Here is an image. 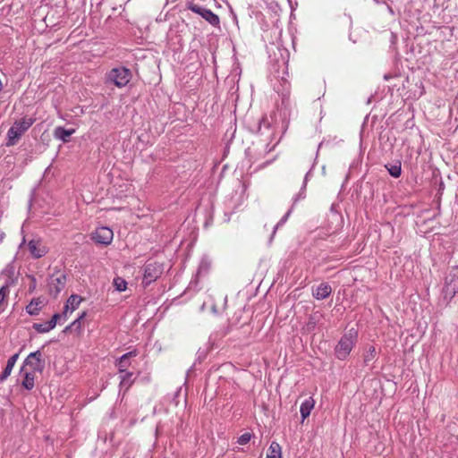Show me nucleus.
<instances>
[{
  "label": "nucleus",
  "mask_w": 458,
  "mask_h": 458,
  "mask_svg": "<svg viewBox=\"0 0 458 458\" xmlns=\"http://www.w3.org/2000/svg\"><path fill=\"white\" fill-rule=\"evenodd\" d=\"M163 265L157 262L147 263L144 267L142 284L147 287L163 274Z\"/></svg>",
  "instance_id": "nucleus-7"
},
{
  "label": "nucleus",
  "mask_w": 458,
  "mask_h": 458,
  "mask_svg": "<svg viewBox=\"0 0 458 458\" xmlns=\"http://www.w3.org/2000/svg\"><path fill=\"white\" fill-rule=\"evenodd\" d=\"M41 301L39 299H32L31 301L26 306V312L30 316L38 315L41 310Z\"/></svg>",
  "instance_id": "nucleus-24"
},
{
  "label": "nucleus",
  "mask_w": 458,
  "mask_h": 458,
  "mask_svg": "<svg viewBox=\"0 0 458 458\" xmlns=\"http://www.w3.org/2000/svg\"><path fill=\"white\" fill-rule=\"evenodd\" d=\"M3 275L7 276L6 282H12L13 284H14L16 277H15V272H14V267L11 264L7 265L6 267L3 270Z\"/></svg>",
  "instance_id": "nucleus-26"
},
{
  "label": "nucleus",
  "mask_w": 458,
  "mask_h": 458,
  "mask_svg": "<svg viewBox=\"0 0 458 458\" xmlns=\"http://www.w3.org/2000/svg\"><path fill=\"white\" fill-rule=\"evenodd\" d=\"M293 207H291V208L284 215V216L277 222V224L275 225L274 227V231H273V233H272V236L275 235L276 230L281 227L282 225H284L286 221L288 220L289 216H291L292 212H293Z\"/></svg>",
  "instance_id": "nucleus-27"
},
{
  "label": "nucleus",
  "mask_w": 458,
  "mask_h": 458,
  "mask_svg": "<svg viewBox=\"0 0 458 458\" xmlns=\"http://www.w3.org/2000/svg\"><path fill=\"white\" fill-rule=\"evenodd\" d=\"M263 128L267 129V130H268L270 128V122L266 115L263 116L259 122L258 132L260 134H263V131H262Z\"/></svg>",
  "instance_id": "nucleus-30"
},
{
  "label": "nucleus",
  "mask_w": 458,
  "mask_h": 458,
  "mask_svg": "<svg viewBox=\"0 0 458 458\" xmlns=\"http://www.w3.org/2000/svg\"><path fill=\"white\" fill-rule=\"evenodd\" d=\"M274 89L281 96L282 104L285 106L290 101V83L284 76L278 80V83H274Z\"/></svg>",
  "instance_id": "nucleus-10"
},
{
  "label": "nucleus",
  "mask_w": 458,
  "mask_h": 458,
  "mask_svg": "<svg viewBox=\"0 0 458 458\" xmlns=\"http://www.w3.org/2000/svg\"><path fill=\"white\" fill-rule=\"evenodd\" d=\"M75 133V129H65L64 127L58 126L54 131V137L63 142H68L70 137Z\"/></svg>",
  "instance_id": "nucleus-18"
},
{
  "label": "nucleus",
  "mask_w": 458,
  "mask_h": 458,
  "mask_svg": "<svg viewBox=\"0 0 458 458\" xmlns=\"http://www.w3.org/2000/svg\"><path fill=\"white\" fill-rule=\"evenodd\" d=\"M72 330H73V327H71V324H70V325H68L67 327H64V329L63 330V333L66 334V333H68V332H70Z\"/></svg>",
  "instance_id": "nucleus-39"
},
{
  "label": "nucleus",
  "mask_w": 458,
  "mask_h": 458,
  "mask_svg": "<svg viewBox=\"0 0 458 458\" xmlns=\"http://www.w3.org/2000/svg\"><path fill=\"white\" fill-rule=\"evenodd\" d=\"M114 238L112 229L107 226L98 227L92 234V239L96 243L107 246Z\"/></svg>",
  "instance_id": "nucleus-9"
},
{
  "label": "nucleus",
  "mask_w": 458,
  "mask_h": 458,
  "mask_svg": "<svg viewBox=\"0 0 458 458\" xmlns=\"http://www.w3.org/2000/svg\"><path fill=\"white\" fill-rule=\"evenodd\" d=\"M114 285L117 291L123 292L126 290L127 282L123 278L116 277L114 279Z\"/></svg>",
  "instance_id": "nucleus-28"
},
{
  "label": "nucleus",
  "mask_w": 458,
  "mask_h": 458,
  "mask_svg": "<svg viewBox=\"0 0 458 458\" xmlns=\"http://www.w3.org/2000/svg\"><path fill=\"white\" fill-rule=\"evenodd\" d=\"M230 13H231V17H232V20L235 23V25L238 27V18H237V15L236 13L231 9L230 11Z\"/></svg>",
  "instance_id": "nucleus-37"
},
{
  "label": "nucleus",
  "mask_w": 458,
  "mask_h": 458,
  "mask_svg": "<svg viewBox=\"0 0 458 458\" xmlns=\"http://www.w3.org/2000/svg\"><path fill=\"white\" fill-rule=\"evenodd\" d=\"M377 4L385 3L386 0H374Z\"/></svg>",
  "instance_id": "nucleus-44"
},
{
  "label": "nucleus",
  "mask_w": 458,
  "mask_h": 458,
  "mask_svg": "<svg viewBox=\"0 0 458 458\" xmlns=\"http://www.w3.org/2000/svg\"><path fill=\"white\" fill-rule=\"evenodd\" d=\"M87 315V312L86 311H83L81 312L79 317L77 318V319H79L80 321H81V319H83Z\"/></svg>",
  "instance_id": "nucleus-41"
},
{
  "label": "nucleus",
  "mask_w": 458,
  "mask_h": 458,
  "mask_svg": "<svg viewBox=\"0 0 458 458\" xmlns=\"http://www.w3.org/2000/svg\"><path fill=\"white\" fill-rule=\"evenodd\" d=\"M25 367H30V372L42 373L45 369V360L42 358V352L39 350L30 352L24 360L21 371H22Z\"/></svg>",
  "instance_id": "nucleus-8"
},
{
  "label": "nucleus",
  "mask_w": 458,
  "mask_h": 458,
  "mask_svg": "<svg viewBox=\"0 0 458 458\" xmlns=\"http://www.w3.org/2000/svg\"><path fill=\"white\" fill-rule=\"evenodd\" d=\"M314 405H315V401L312 397H309L301 403V407H300V412H301L302 421L310 415V412L313 410Z\"/></svg>",
  "instance_id": "nucleus-19"
},
{
  "label": "nucleus",
  "mask_w": 458,
  "mask_h": 458,
  "mask_svg": "<svg viewBox=\"0 0 458 458\" xmlns=\"http://www.w3.org/2000/svg\"><path fill=\"white\" fill-rule=\"evenodd\" d=\"M28 248L30 255L34 259H40L44 257L47 252L48 249L47 246L42 244L40 240L32 239L28 242Z\"/></svg>",
  "instance_id": "nucleus-11"
},
{
  "label": "nucleus",
  "mask_w": 458,
  "mask_h": 458,
  "mask_svg": "<svg viewBox=\"0 0 458 458\" xmlns=\"http://www.w3.org/2000/svg\"><path fill=\"white\" fill-rule=\"evenodd\" d=\"M252 437H253V434H251V433H249V432L243 433L237 438V443L242 445H246L250 441Z\"/></svg>",
  "instance_id": "nucleus-31"
},
{
  "label": "nucleus",
  "mask_w": 458,
  "mask_h": 458,
  "mask_svg": "<svg viewBox=\"0 0 458 458\" xmlns=\"http://www.w3.org/2000/svg\"><path fill=\"white\" fill-rule=\"evenodd\" d=\"M310 169H312V167ZM310 174H311V170H310L309 172L306 173V174L304 176L303 183H302V190L306 189L307 182H308V180H309Z\"/></svg>",
  "instance_id": "nucleus-35"
},
{
  "label": "nucleus",
  "mask_w": 458,
  "mask_h": 458,
  "mask_svg": "<svg viewBox=\"0 0 458 458\" xmlns=\"http://www.w3.org/2000/svg\"><path fill=\"white\" fill-rule=\"evenodd\" d=\"M21 386L26 390H32L35 386V376L33 372L26 371L21 381Z\"/></svg>",
  "instance_id": "nucleus-22"
},
{
  "label": "nucleus",
  "mask_w": 458,
  "mask_h": 458,
  "mask_svg": "<svg viewBox=\"0 0 458 458\" xmlns=\"http://www.w3.org/2000/svg\"><path fill=\"white\" fill-rule=\"evenodd\" d=\"M71 327H73L74 331L80 332L81 329V321L76 318L74 321L71 323Z\"/></svg>",
  "instance_id": "nucleus-34"
},
{
  "label": "nucleus",
  "mask_w": 458,
  "mask_h": 458,
  "mask_svg": "<svg viewBox=\"0 0 458 458\" xmlns=\"http://www.w3.org/2000/svg\"><path fill=\"white\" fill-rule=\"evenodd\" d=\"M32 327L39 334L48 333L55 328L50 321H47L45 323H34Z\"/></svg>",
  "instance_id": "nucleus-25"
},
{
  "label": "nucleus",
  "mask_w": 458,
  "mask_h": 458,
  "mask_svg": "<svg viewBox=\"0 0 458 458\" xmlns=\"http://www.w3.org/2000/svg\"><path fill=\"white\" fill-rule=\"evenodd\" d=\"M134 378H133V373L125 371L123 373H120V389L124 390L126 392L133 384Z\"/></svg>",
  "instance_id": "nucleus-20"
},
{
  "label": "nucleus",
  "mask_w": 458,
  "mask_h": 458,
  "mask_svg": "<svg viewBox=\"0 0 458 458\" xmlns=\"http://www.w3.org/2000/svg\"><path fill=\"white\" fill-rule=\"evenodd\" d=\"M322 317L323 316L319 311L310 314L305 323L304 330L309 333L314 332Z\"/></svg>",
  "instance_id": "nucleus-16"
},
{
  "label": "nucleus",
  "mask_w": 458,
  "mask_h": 458,
  "mask_svg": "<svg viewBox=\"0 0 458 458\" xmlns=\"http://www.w3.org/2000/svg\"><path fill=\"white\" fill-rule=\"evenodd\" d=\"M332 293V287L328 283H321L312 289V295L317 300H325Z\"/></svg>",
  "instance_id": "nucleus-15"
},
{
  "label": "nucleus",
  "mask_w": 458,
  "mask_h": 458,
  "mask_svg": "<svg viewBox=\"0 0 458 458\" xmlns=\"http://www.w3.org/2000/svg\"><path fill=\"white\" fill-rule=\"evenodd\" d=\"M390 78H391V75H390V74H385V75H384V79H385L386 81H388Z\"/></svg>",
  "instance_id": "nucleus-43"
},
{
  "label": "nucleus",
  "mask_w": 458,
  "mask_h": 458,
  "mask_svg": "<svg viewBox=\"0 0 458 458\" xmlns=\"http://www.w3.org/2000/svg\"><path fill=\"white\" fill-rule=\"evenodd\" d=\"M4 237H5L4 233L0 231V244L3 242Z\"/></svg>",
  "instance_id": "nucleus-42"
},
{
  "label": "nucleus",
  "mask_w": 458,
  "mask_h": 458,
  "mask_svg": "<svg viewBox=\"0 0 458 458\" xmlns=\"http://www.w3.org/2000/svg\"><path fill=\"white\" fill-rule=\"evenodd\" d=\"M266 458H282V448L277 442L273 441L270 444Z\"/></svg>",
  "instance_id": "nucleus-23"
},
{
  "label": "nucleus",
  "mask_w": 458,
  "mask_h": 458,
  "mask_svg": "<svg viewBox=\"0 0 458 458\" xmlns=\"http://www.w3.org/2000/svg\"><path fill=\"white\" fill-rule=\"evenodd\" d=\"M204 268H205L206 270L208 269L207 266H206V265H204V263L202 262V263L200 264V266H199V269H198V274L201 273L202 269H204Z\"/></svg>",
  "instance_id": "nucleus-40"
},
{
  "label": "nucleus",
  "mask_w": 458,
  "mask_h": 458,
  "mask_svg": "<svg viewBox=\"0 0 458 458\" xmlns=\"http://www.w3.org/2000/svg\"><path fill=\"white\" fill-rule=\"evenodd\" d=\"M187 8L194 13L199 14L206 21L214 27H218L220 24V19L217 14L213 13L210 9L204 6L199 5L194 3H189Z\"/></svg>",
  "instance_id": "nucleus-6"
},
{
  "label": "nucleus",
  "mask_w": 458,
  "mask_h": 458,
  "mask_svg": "<svg viewBox=\"0 0 458 458\" xmlns=\"http://www.w3.org/2000/svg\"><path fill=\"white\" fill-rule=\"evenodd\" d=\"M379 352L374 345L368 344L362 350V364L364 367L370 366L378 358Z\"/></svg>",
  "instance_id": "nucleus-12"
},
{
  "label": "nucleus",
  "mask_w": 458,
  "mask_h": 458,
  "mask_svg": "<svg viewBox=\"0 0 458 458\" xmlns=\"http://www.w3.org/2000/svg\"><path fill=\"white\" fill-rule=\"evenodd\" d=\"M49 321L53 325V327H55L57 323L64 322V313H61V314L55 313Z\"/></svg>",
  "instance_id": "nucleus-32"
},
{
  "label": "nucleus",
  "mask_w": 458,
  "mask_h": 458,
  "mask_svg": "<svg viewBox=\"0 0 458 458\" xmlns=\"http://www.w3.org/2000/svg\"><path fill=\"white\" fill-rule=\"evenodd\" d=\"M458 293V265L450 268L445 277L444 285L441 291L442 301L448 305L452 299Z\"/></svg>",
  "instance_id": "nucleus-1"
},
{
  "label": "nucleus",
  "mask_w": 458,
  "mask_h": 458,
  "mask_svg": "<svg viewBox=\"0 0 458 458\" xmlns=\"http://www.w3.org/2000/svg\"><path fill=\"white\" fill-rule=\"evenodd\" d=\"M358 334L354 329H350L343 335L335 347V355L340 360H344L350 355L357 342Z\"/></svg>",
  "instance_id": "nucleus-2"
},
{
  "label": "nucleus",
  "mask_w": 458,
  "mask_h": 458,
  "mask_svg": "<svg viewBox=\"0 0 458 458\" xmlns=\"http://www.w3.org/2000/svg\"><path fill=\"white\" fill-rule=\"evenodd\" d=\"M67 282V276L64 272L55 270L49 277L48 287L49 293L56 298L59 293L64 289Z\"/></svg>",
  "instance_id": "nucleus-5"
},
{
  "label": "nucleus",
  "mask_w": 458,
  "mask_h": 458,
  "mask_svg": "<svg viewBox=\"0 0 458 458\" xmlns=\"http://www.w3.org/2000/svg\"><path fill=\"white\" fill-rule=\"evenodd\" d=\"M19 358V352L12 355L6 363V366L3 372L0 374V384L7 379V377L11 375L12 370Z\"/></svg>",
  "instance_id": "nucleus-17"
},
{
  "label": "nucleus",
  "mask_w": 458,
  "mask_h": 458,
  "mask_svg": "<svg viewBox=\"0 0 458 458\" xmlns=\"http://www.w3.org/2000/svg\"><path fill=\"white\" fill-rule=\"evenodd\" d=\"M13 284L12 282H5V284L0 288V305L4 301V298L9 294V287Z\"/></svg>",
  "instance_id": "nucleus-29"
},
{
  "label": "nucleus",
  "mask_w": 458,
  "mask_h": 458,
  "mask_svg": "<svg viewBox=\"0 0 458 458\" xmlns=\"http://www.w3.org/2000/svg\"><path fill=\"white\" fill-rule=\"evenodd\" d=\"M137 354H138V352L136 350H133V351H131V352H128L123 354L115 362V366L118 369V372L123 373V372L127 371V369L131 365L130 359L131 357L137 356Z\"/></svg>",
  "instance_id": "nucleus-14"
},
{
  "label": "nucleus",
  "mask_w": 458,
  "mask_h": 458,
  "mask_svg": "<svg viewBox=\"0 0 458 458\" xmlns=\"http://www.w3.org/2000/svg\"><path fill=\"white\" fill-rule=\"evenodd\" d=\"M131 79V72L124 66L113 68L106 74V81L114 84L117 88L126 86Z\"/></svg>",
  "instance_id": "nucleus-4"
},
{
  "label": "nucleus",
  "mask_w": 458,
  "mask_h": 458,
  "mask_svg": "<svg viewBox=\"0 0 458 458\" xmlns=\"http://www.w3.org/2000/svg\"><path fill=\"white\" fill-rule=\"evenodd\" d=\"M29 277L31 280V284L30 285V291H33L36 288L37 280L34 276H30Z\"/></svg>",
  "instance_id": "nucleus-36"
},
{
  "label": "nucleus",
  "mask_w": 458,
  "mask_h": 458,
  "mask_svg": "<svg viewBox=\"0 0 458 458\" xmlns=\"http://www.w3.org/2000/svg\"><path fill=\"white\" fill-rule=\"evenodd\" d=\"M388 9H389V12H390L391 13H394L391 7H388Z\"/></svg>",
  "instance_id": "nucleus-46"
},
{
  "label": "nucleus",
  "mask_w": 458,
  "mask_h": 458,
  "mask_svg": "<svg viewBox=\"0 0 458 458\" xmlns=\"http://www.w3.org/2000/svg\"><path fill=\"white\" fill-rule=\"evenodd\" d=\"M82 298L77 294H72L66 301L64 307V321L68 318L69 313H72L81 304Z\"/></svg>",
  "instance_id": "nucleus-13"
},
{
  "label": "nucleus",
  "mask_w": 458,
  "mask_h": 458,
  "mask_svg": "<svg viewBox=\"0 0 458 458\" xmlns=\"http://www.w3.org/2000/svg\"><path fill=\"white\" fill-rule=\"evenodd\" d=\"M385 167L394 178H399L402 174V163L400 160H395L394 163H387L385 165Z\"/></svg>",
  "instance_id": "nucleus-21"
},
{
  "label": "nucleus",
  "mask_w": 458,
  "mask_h": 458,
  "mask_svg": "<svg viewBox=\"0 0 458 458\" xmlns=\"http://www.w3.org/2000/svg\"><path fill=\"white\" fill-rule=\"evenodd\" d=\"M232 331V328L230 326H227L224 330L223 332L221 333V335L222 336H225L226 335H228L230 332Z\"/></svg>",
  "instance_id": "nucleus-38"
},
{
  "label": "nucleus",
  "mask_w": 458,
  "mask_h": 458,
  "mask_svg": "<svg viewBox=\"0 0 458 458\" xmlns=\"http://www.w3.org/2000/svg\"><path fill=\"white\" fill-rule=\"evenodd\" d=\"M282 65L284 66V69L286 68V62L283 61Z\"/></svg>",
  "instance_id": "nucleus-45"
},
{
  "label": "nucleus",
  "mask_w": 458,
  "mask_h": 458,
  "mask_svg": "<svg viewBox=\"0 0 458 458\" xmlns=\"http://www.w3.org/2000/svg\"><path fill=\"white\" fill-rule=\"evenodd\" d=\"M35 123V119L31 117H23L16 121L7 132V146L16 144L21 135Z\"/></svg>",
  "instance_id": "nucleus-3"
},
{
  "label": "nucleus",
  "mask_w": 458,
  "mask_h": 458,
  "mask_svg": "<svg viewBox=\"0 0 458 458\" xmlns=\"http://www.w3.org/2000/svg\"><path fill=\"white\" fill-rule=\"evenodd\" d=\"M306 189L305 190H302V187L301 188L300 191L295 194L293 198V205L292 207H294V205L301 199H304L305 197H306Z\"/></svg>",
  "instance_id": "nucleus-33"
}]
</instances>
